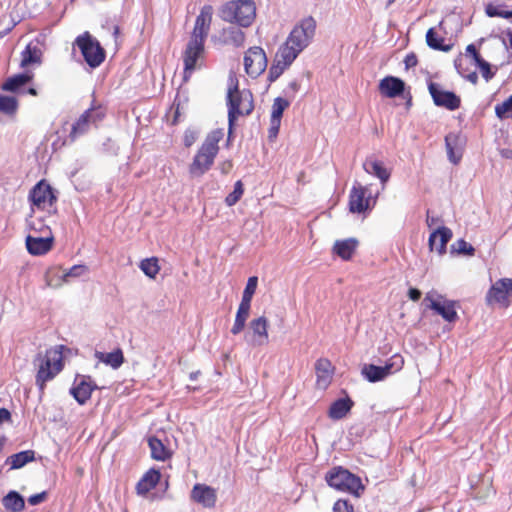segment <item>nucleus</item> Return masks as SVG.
I'll return each instance as SVG.
<instances>
[{
	"label": "nucleus",
	"instance_id": "obj_53",
	"mask_svg": "<svg viewBox=\"0 0 512 512\" xmlns=\"http://www.w3.org/2000/svg\"><path fill=\"white\" fill-rule=\"evenodd\" d=\"M466 54L471 56L475 63L477 62V60L481 59V56L478 54V52L473 44H470L467 46Z\"/></svg>",
	"mask_w": 512,
	"mask_h": 512
},
{
	"label": "nucleus",
	"instance_id": "obj_40",
	"mask_svg": "<svg viewBox=\"0 0 512 512\" xmlns=\"http://www.w3.org/2000/svg\"><path fill=\"white\" fill-rule=\"evenodd\" d=\"M283 54L279 51L276 53L275 62L270 68L269 75L270 79L274 80L279 77L283 71L288 68L294 61H286L282 56Z\"/></svg>",
	"mask_w": 512,
	"mask_h": 512
},
{
	"label": "nucleus",
	"instance_id": "obj_35",
	"mask_svg": "<svg viewBox=\"0 0 512 512\" xmlns=\"http://www.w3.org/2000/svg\"><path fill=\"white\" fill-rule=\"evenodd\" d=\"M4 508L10 512H20L25 507L23 497L16 491H10L2 499Z\"/></svg>",
	"mask_w": 512,
	"mask_h": 512
},
{
	"label": "nucleus",
	"instance_id": "obj_59",
	"mask_svg": "<svg viewBox=\"0 0 512 512\" xmlns=\"http://www.w3.org/2000/svg\"><path fill=\"white\" fill-rule=\"evenodd\" d=\"M436 223V219L434 217H430L429 215L427 216V225L429 227H431L432 225H434Z\"/></svg>",
	"mask_w": 512,
	"mask_h": 512
},
{
	"label": "nucleus",
	"instance_id": "obj_61",
	"mask_svg": "<svg viewBox=\"0 0 512 512\" xmlns=\"http://www.w3.org/2000/svg\"><path fill=\"white\" fill-rule=\"evenodd\" d=\"M6 438L3 436L0 438V452L3 450Z\"/></svg>",
	"mask_w": 512,
	"mask_h": 512
},
{
	"label": "nucleus",
	"instance_id": "obj_44",
	"mask_svg": "<svg viewBox=\"0 0 512 512\" xmlns=\"http://www.w3.org/2000/svg\"><path fill=\"white\" fill-rule=\"evenodd\" d=\"M495 114L499 119H505L512 116V95L504 102L495 106Z\"/></svg>",
	"mask_w": 512,
	"mask_h": 512
},
{
	"label": "nucleus",
	"instance_id": "obj_25",
	"mask_svg": "<svg viewBox=\"0 0 512 512\" xmlns=\"http://www.w3.org/2000/svg\"><path fill=\"white\" fill-rule=\"evenodd\" d=\"M316 384L321 389H326L332 381L334 369L331 362L326 358H320L315 364Z\"/></svg>",
	"mask_w": 512,
	"mask_h": 512
},
{
	"label": "nucleus",
	"instance_id": "obj_57",
	"mask_svg": "<svg viewBox=\"0 0 512 512\" xmlns=\"http://www.w3.org/2000/svg\"><path fill=\"white\" fill-rule=\"evenodd\" d=\"M231 167H232V163L230 161L223 163V165H222L223 173H227Z\"/></svg>",
	"mask_w": 512,
	"mask_h": 512
},
{
	"label": "nucleus",
	"instance_id": "obj_29",
	"mask_svg": "<svg viewBox=\"0 0 512 512\" xmlns=\"http://www.w3.org/2000/svg\"><path fill=\"white\" fill-rule=\"evenodd\" d=\"M358 241L354 238L338 240L334 243L333 252L343 260L351 259L354 254Z\"/></svg>",
	"mask_w": 512,
	"mask_h": 512
},
{
	"label": "nucleus",
	"instance_id": "obj_36",
	"mask_svg": "<svg viewBox=\"0 0 512 512\" xmlns=\"http://www.w3.org/2000/svg\"><path fill=\"white\" fill-rule=\"evenodd\" d=\"M352 405L353 403L349 398L336 400L330 406L329 417L335 420L345 417Z\"/></svg>",
	"mask_w": 512,
	"mask_h": 512
},
{
	"label": "nucleus",
	"instance_id": "obj_49",
	"mask_svg": "<svg viewBox=\"0 0 512 512\" xmlns=\"http://www.w3.org/2000/svg\"><path fill=\"white\" fill-rule=\"evenodd\" d=\"M475 65L479 67L482 76L486 80H489L492 78L493 74L491 73V70H490V64L487 61H485L484 59L481 58L480 60H477Z\"/></svg>",
	"mask_w": 512,
	"mask_h": 512
},
{
	"label": "nucleus",
	"instance_id": "obj_56",
	"mask_svg": "<svg viewBox=\"0 0 512 512\" xmlns=\"http://www.w3.org/2000/svg\"><path fill=\"white\" fill-rule=\"evenodd\" d=\"M405 64L407 67H413L417 64V58L414 54L407 55L405 58Z\"/></svg>",
	"mask_w": 512,
	"mask_h": 512
},
{
	"label": "nucleus",
	"instance_id": "obj_9",
	"mask_svg": "<svg viewBox=\"0 0 512 512\" xmlns=\"http://www.w3.org/2000/svg\"><path fill=\"white\" fill-rule=\"evenodd\" d=\"M326 481L330 487L342 492L358 494L359 490L363 489L360 478L342 467L334 468L328 472Z\"/></svg>",
	"mask_w": 512,
	"mask_h": 512
},
{
	"label": "nucleus",
	"instance_id": "obj_8",
	"mask_svg": "<svg viewBox=\"0 0 512 512\" xmlns=\"http://www.w3.org/2000/svg\"><path fill=\"white\" fill-rule=\"evenodd\" d=\"M403 366V357L400 354H394L386 361L384 366H376L374 364L364 365L361 374L367 381L375 383L400 371Z\"/></svg>",
	"mask_w": 512,
	"mask_h": 512
},
{
	"label": "nucleus",
	"instance_id": "obj_45",
	"mask_svg": "<svg viewBox=\"0 0 512 512\" xmlns=\"http://www.w3.org/2000/svg\"><path fill=\"white\" fill-rule=\"evenodd\" d=\"M485 12L489 17H501L505 19L512 18V10H503L500 6H496L491 3L486 5Z\"/></svg>",
	"mask_w": 512,
	"mask_h": 512
},
{
	"label": "nucleus",
	"instance_id": "obj_21",
	"mask_svg": "<svg viewBox=\"0 0 512 512\" xmlns=\"http://www.w3.org/2000/svg\"><path fill=\"white\" fill-rule=\"evenodd\" d=\"M289 105V101L285 98L277 97L274 99L271 109L269 138L272 139L278 135L283 112Z\"/></svg>",
	"mask_w": 512,
	"mask_h": 512
},
{
	"label": "nucleus",
	"instance_id": "obj_15",
	"mask_svg": "<svg viewBox=\"0 0 512 512\" xmlns=\"http://www.w3.org/2000/svg\"><path fill=\"white\" fill-rule=\"evenodd\" d=\"M428 90L436 106L446 108L450 111H454L460 107V97L452 91L445 90L440 84L430 82Z\"/></svg>",
	"mask_w": 512,
	"mask_h": 512
},
{
	"label": "nucleus",
	"instance_id": "obj_19",
	"mask_svg": "<svg viewBox=\"0 0 512 512\" xmlns=\"http://www.w3.org/2000/svg\"><path fill=\"white\" fill-rule=\"evenodd\" d=\"M104 114L99 109H88L86 110L78 120L73 124L70 137L72 140L85 133L91 124L100 121Z\"/></svg>",
	"mask_w": 512,
	"mask_h": 512
},
{
	"label": "nucleus",
	"instance_id": "obj_18",
	"mask_svg": "<svg viewBox=\"0 0 512 512\" xmlns=\"http://www.w3.org/2000/svg\"><path fill=\"white\" fill-rule=\"evenodd\" d=\"M191 501L203 508H214L217 502V490L204 483H196L190 492Z\"/></svg>",
	"mask_w": 512,
	"mask_h": 512
},
{
	"label": "nucleus",
	"instance_id": "obj_10",
	"mask_svg": "<svg viewBox=\"0 0 512 512\" xmlns=\"http://www.w3.org/2000/svg\"><path fill=\"white\" fill-rule=\"evenodd\" d=\"M75 44L80 49L86 63L92 67H98L105 59V52L99 42L88 32L78 36Z\"/></svg>",
	"mask_w": 512,
	"mask_h": 512
},
{
	"label": "nucleus",
	"instance_id": "obj_6",
	"mask_svg": "<svg viewBox=\"0 0 512 512\" xmlns=\"http://www.w3.org/2000/svg\"><path fill=\"white\" fill-rule=\"evenodd\" d=\"M227 102L229 133H231L236 118L252 112L254 108L253 97L249 91H239L237 85H234L228 89Z\"/></svg>",
	"mask_w": 512,
	"mask_h": 512
},
{
	"label": "nucleus",
	"instance_id": "obj_62",
	"mask_svg": "<svg viewBox=\"0 0 512 512\" xmlns=\"http://www.w3.org/2000/svg\"><path fill=\"white\" fill-rule=\"evenodd\" d=\"M29 93L32 94V95H36V90L33 89V88H30L29 89Z\"/></svg>",
	"mask_w": 512,
	"mask_h": 512
},
{
	"label": "nucleus",
	"instance_id": "obj_11",
	"mask_svg": "<svg viewBox=\"0 0 512 512\" xmlns=\"http://www.w3.org/2000/svg\"><path fill=\"white\" fill-rule=\"evenodd\" d=\"M424 302L427 303V307L440 315L445 321L454 322L457 320L456 302L446 299L436 290L427 292Z\"/></svg>",
	"mask_w": 512,
	"mask_h": 512
},
{
	"label": "nucleus",
	"instance_id": "obj_38",
	"mask_svg": "<svg viewBox=\"0 0 512 512\" xmlns=\"http://www.w3.org/2000/svg\"><path fill=\"white\" fill-rule=\"evenodd\" d=\"M140 270L149 278L154 279L160 271L157 257L143 259L139 264Z\"/></svg>",
	"mask_w": 512,
	"mask_h": 512
},
{
	"label": "nucleus",
	"instance_id": "obj_17",
	"mask_svg": "<svg viewBox=\"0 0 512 512\" xmlns=\"http://www.w3.org/2000/svg\"><path fill=\"white\" fill-rule=\"evenodd\" d=\"M96 388L97 386L90 376L78 374L70 388V394L80 405H84Z\"/></svg>",
	"mask_w": 512,
	"mask_h": 512
},
{
	"label": "nucleus",
	"instance_id": "obj_63",
	"mask_svg": "<svg viewBox=\"0 0 512 512\" xmlns=\"http://www.w3.org/2000/svg\"><path fill=\"white\" fill-rule=\"evenodd\" d=\"M119 33V28L117 26L114 27V35L116 36Z\"/></svg>",
	"mask_w": 512,
	"mask_h": 512
},
{
	"label": "nucleus",
	"instance_id": "obj_42",
	"mask_svg": "<svg viewBox=\"0 0 512 512\" xmlns=\"http://www.w3.org/2000/svg\"><path fill=\"white\" fill-rule=\"evenodd\" d=\"M257 284L258 278L256 276L248 278L240 303L251 306L252 297L256 291Z\"/></svg>",
	"mask_w": 512,
	"mask_h": 512
},
{
	"label": "nucleus",
	"instance_id": "obj_4",
	"mask_svg": "<svg viewBox=\"0 0 512 512\" xmlns=\"http://www.w3.org/2000/svg\"><path fill=\"white\" fill-rule=\"evenodd\" d=\"M63 345H56L39 354L35 359L37 373L35 383L41 392L44 391L46 383L53 380L63 369Z\"/></svg>",
	"mask_w": 512,
	"mask_h": 512
},
{
	"label": "nucleus",
	"instance_id": "obj_13",
	"mask_svg": "<svg viewBox=\"0 0 512 512\" xmlns=\"http://www.w3.org/2000/svg\"><path fill=\"white\" fill-rule=\"evenodd\" d=\"M269 321L265 316H259L249 322L244 340L252 348L267 345L269 342Z\"/></svg>",
	"mask_w": 512,
	"mask_h": 512
},
{
	"label": "nucleus",
	"instance_id": "obj_37",
	"mask_svg": "<svg viewBox=\"0 0 512 512\" xmlns=\"http://www.w3.org/2000/svg\"><path fill=\"white\" fill-rule=\"evenodd\" d=\"M223 37L226 43L240 47L245 42L244 32L236 27H229L223 30Z\"/></svg>",
	"mask_w": 512,
	"mask_h": 512
},
{
	"label": "nucleus",
	"instance_id": "obj_16",
	"mask_svg": "<svg viewBox=\"0 0 512 512\" xmlns=\"http://www.w3.org/2000/svg\"><path fill=\"white\" fill-rule=\"evenodd\" d=\"M367 189L361 184H354L349 195V210L352 213H363L370 210L376 200L371 196H366Z\"/></svg>",
	"mask_w": 512,
	"mask_h": 512
},
{
	"label": "nucleus",
	"instance_id": "obj_60",
	"mask_svg": "<svg viewBox=\"0 0 512 512\" xmlns=\"http://www.w3.org/2000/svg\"><path fill=\"white\" fill-rule=\"evenodd\" d=\"M199 374H200L199 371L190 373V375H189L190 380H192V381L196 380L198 378Z\"/></svg>",
	"mask_w": 512,
	"mask_h": 512
},
{
	"label": "nucleus",
	"instance_id": "obj_5",
	"mask_svg": "<svg viewBox=\"0 0 512 512\" xmlns=\"http://www.w3.org/2000/svg\"><path fill=\"white\" fill-rule=\"evenodd\" d=\"M220 13L224 21L248 27L255 19L256 6L252 0H233L227 2Z\"/></svg>",
	"mask_w": 512,
	"mask_h": 512
},
{
	"label": "nucleus",
	"instance_id": "obj_50",
	"mask_svg": "<svg viewBox=\"0 0 512 512\" xmlns=\"http://www.w3.org/2000/svg\"><path fill=\"white\" fill-rule=\"evenodd\" d=\"M456 245H457V251L459 253H463V254H466V255H473L474 254L475 249L473 248V246L471 244L466 242L464 239H459L457 241Z\"/></svg>",
	"mask_w": 512,
	"mask_h": 512
},
{
	"label": "nucleus",
	"instance_id": "obj_33",
	"mask_svg": "<svg viewBox=\"0 0 512 512\" xmlns=\"http://www.w3.org/2000/svg\"><path fill=\"white\" fill-rule=\"evenodd\" d=\"M250 309L251 306L249 305H245L242 303L239 304L235 315L234 324L230 330L233 335H238L244 330L246 322L250 315Z\"/></svg>",
	"mask_w": 512,
	"mask_h": 512
},
{
	"label": "nucleus",
	"instance_id": "obj_24",
	"mask_svg": "<svg viewBox=\"0 0 512 512\" xmlns=\"http://www.w3.org/2000/svg\"><path fill=\"white\" fill-rule=\"evenodd\" d=\"M363 169L368 174L378 178L383 187L389 181L391 176V171L385 167L384 163L374 157H369L363 162Z\"/></svg>",
	"mask_w": 512,
	"mask_h": 512
},
{
	"label": "nucleus",
	"instance_id": "obj_31",
	"mask_svg": "<svg viewBox=\"0 0 512 512\" xmlns=\"http://www.w3.org/2000/svg\"><path fill=\"white\" fill-rule=\"evenodd\" d=\"M95 358L113 369H118L124 362L123 352L121 349H116L109 353L100 351L95 352Z\"/></svg>",
	"mask_w": 512,
	"mask_h": 512
},
{
	"label": "nucleus",
	"instance_id": "obj_30",
	"mask_svg": "<svg viewBox=\"0 0 512 512\" xmlns=\"http://www.w3.org/2000/svg\"><path fill=\"white\" fill-rule=\"evenodd\" d=\"M148 445L151 450V457L157 461H165L172 455L171 450L156 436L148 438Z\"/></svg>",
	"mask_w": 512,
	"mask_h": 512
},
{
	"label": "nucleus",
	"instance_id": "obj_39",
	"mask_svg": "<svg viewBox=\"0 0 512 512\" xmlns=\"http://www.w3.org/2000/svg\"><path fill=\"white\" fill-rule=\"evenodd\" d=\"M28 228L30 233L28 235L48 236L53 237L50 227L43 223L41 219L32 218L28 220Z\"/></svg>",
	"mask_w": 512,
	"mask_h": 512
},
{
	"label": "nucleus",
	"instance_id": "obj_32",
	"mask_svg": "<svg viewBox=\"0 0 512 512\" xmlns=\"http://www.w3.org/2000/svg\"><path fill=\"white\" fill-rule=\"evenodd\" d=\"M33 74L29 71L8 78L2 85V89L9 92H17L21 87L31 81Z\"/></svg>",
	"mask_w": 512,
	"mask_h": 512
},
{
	"label": "nucleus",
	"instance_id": "obj_55",
	"mask_svg": "<svg viewBox=\"0 0 512 512\" xmlns=\"http://www.w3.org/2000/svg\"><path fill=\"white\" fill-rule=\"evenodd\" d=\"M408 296L412 301H418L421 297V292L416 288H410L408 291Z\"/></svg>",
	"mask_w": 512,
	"mask_h": 512
},
{
	"label": "nucleus",
	"instance_id": "obj_23",
	"mask_svg": "<svg viewBox=\"0 0 512 512\" xmlns=\"http://www.w3.org/2000/svg\"><path fill=\"white\" fill-rule=\"evenodd\" d=\"M464 140L458 133H449L445 137V146L447 150L448 159L453 164L459 163L462 158Z\"/></svg>",
	"mask_w": 512,
	"mask_h": 512
},
{
	"label": "nucleus",
	"instance_id": "obj_3",
	"mask_svg": "<svg viewBox=\"0 0 512 512\" xmlns=\"http://www.w3.org/2000/svg\"><path fill=\"white\" fill-rule=\"evenodd\" d=\"M223 137L224 130L221 128L214 129L206 135L189 165V173L192 177H201L210 170L219 152V142Z\"/></svg>",
	"mask_w": 512,
	"mask_h": 512
},
{
	"label": "nucleus",
	"instance_id": "obj_52",
	"mask_svg": "<svg viewBox=\"0 0 512 512\" xmlns=\"http://www.w3.org/2000/svg\"><path fill=\"white\" fill-rule=\"evenodd\" d=\"M46 496H47V493L45 491L31 495L28 498V503L33 506L38 505L46 499Z\"/></svg>",
	"mask_w": 512,
	"mask_h": 512
},
{
	"label": "nucleus",
	"instance_id": "obj_54",
	"mask_svg": "<svg viewBox=\"0 0 512 512\" xmlns=\"http://www.w3.org/2000/svg\"><path fill=\"white\" fill-rule=\"evenodd\" d=\"M11 420V413L6 408H0V425Z\"/></svg>",
	"mask_w": 512,
	"mask_h": 512
},
{
	"label": "nucleus",
	"instance_id": "obj_47",
	"mask_svg": "<svg viewBox=\"0 0 512 512\" xmlns=\"http://www.w3.org/2000/svg\"><path fill=\"white\" fill-rule=\"evenodd\" d=\"M87 271H88V268L85 265H74L63 274V280L67 282L69 280V278L80 277V276L86 274Z\"/></svg>",
	"mask_w": 512,
	"mask_h": 512
},
{
	"label": "nucleus",
	"instance_id": "obj_43",
	"mask_svg": "<svg viewBox=\"0 0 512 512\" xmlns=\"http://www.w3.org/2000/svg\"><path fill=\"white\" fill-rule=\"evenodd\" d=\"M18 108V102L15 97L0 95V112L13 114Z\"/></svg>",
	"mask_w": 512,
	"mask_h": 512
},
{
	"label": "nucleus",
	"instance_id": "obj_26",
	"mask_svg": "<svg viewBox=\"0 0 512 512\" xmlns=\"http://www.w3.org/2000/svg\"><path fill=\"white\" fill-rule=\"evenodd\" d=\"M452 238V231L445 227H439L429 236V247L433 251H437L439 254H443L446 251V245Z\"/></svg>",
	"mask_w": 512,
	"mask_h": 512
},
{
	"label": "nucleus",
	"instance_id": "obj_28",
	"mask_svg": "<svg viewBox=\"0 0 512 512\" xmlns=\"http://www.w3.org/2000/svg\"><path fill=\"white\" fill-rule=\"evenodd\" d=\"M161 473L154 468L149 469L138 481L136 491L138 495L144 496L159 483Z\"/></svg>",
	"mask_w": 512,
	"mask_h": 512
},
{
	"label": "nucleus",
	"instance_id": "obj_1",
	"mask_svg": "<svg viewBox=\"0 0 512 512\" xmlns=\"http://www.w3.org/2000/svg\"><path fill=\"white\" fill-rule=\"evenodd\" d=\"M212 16V6L204 5L196 17L193 31L183 55L185 80H188L191 74L200 66L198 61L204 55V43L210 30Z\"/></svg>",
	"mask_w": 512,
	"mask_h": 512
},
{
	"label": "nucleus",
	"instance_id": "obj_48",
	"mask_svg": "<svg viewBox=\"0 0 512 512\" xmlns=\"http://www.w3.org/2000/svg\"><path fill=\"white\" fill-rule=\"evenodd\" d=\"M198 138V132L194 129H187L183 135V143L186 147L192 146Z\"/></svg>",
	"mask_w": 512,
	"mask_h": 512
},
{
	"label": "nucleus",
	"instance_id": "obj_41",
	"mask_svg": "<svg viewBox=\"0 0 512 512\" xmlns=\"http://www.w3.org/2000/svg\"><path fill=\"white\" fill-rule=\"evenodd\" d=\"M426 42L427 45L435 50H441V51H449L450 46L444 45V38L439 36L434 28H430L426 33Z\"/></svg>",
	"mask_w": 512,
	"mask_h": 512
},
{
	"label": "nucleus",
	"instance_id": "obj_64",
	"mask_svg": "<svg viewBox=\"0 0 512 512\" xmlns=\"http://www.w3.org/2000/svg\"><path fill=\"white\" fill-rule=\"evenodd\" d=\"M459 67H460V64L456 63V68L459 69ZM458 71L460 72V70H458Z\"/></svg>",
	"mask_w": 512,
	"mask_h": 512
},
{
	"label": "nucleus",
	"instance_id": "obj_22",
	"mask_svg": "<svg viewBox=\"0 0 512 512\" xmlns=\"http://www.w3.org/2000/svg\"><path fill=\"white\" fill-rule=\"evenodd\" d=\"M54 237L27 235V251L34 256L44 255L52 249Z\"/></svg>",
	"mask_w": 512,
	"mask_h": 512
},
{
	"label": "nucleus",
	"instance_id": "obj_27",
	"mask_svg": "<svg viewBox=\"0 0 512 512\" xmlns=\"http://www.w3.org/2000/svg\"><path fill=\"white\" fill-rule=\"evenodd\" d=\"M404 82L396 77L387 76L379 83V91L382 95L395 98L404 91Z\"/></svg>",
	"mask_w": 512,
	"mask_h": 512
},
{
	"label": "nucleus",
	"instance_id": "obj_14",
	"mask_svg": "<svg viewBox=\"0 0 512 512\" xmlns=\"http://www.w3.org/2000/svg\"><path fill=\"white\" fill-rule=\"evenodd\" d=\"M244 69L252 78L260 76L267 67L265 51L259 46L250 47L244 54Z\"/></svg>",
	"mask_w": 512,
	"mask_h": 512
},
{
	"label": "nucleus",
	"instance_id": "obj_46",
	"mask_svg": "<svg viewBox=\"0 0 512 512\" xmlns=\"http://www.w3.org/2000/svg\"><path fill=\"white\" fill-rule=\"evenodd\" d=\"M243 192L244 190L241 181H237L234 185V190L226 196L225 203L228 206L235 205L240 200Z\"/></svg>",
	"mask_w": 512,
	"mask_h": 512
},
{
	"label": "nucleus",
	"instance_id": "obj_12",
	"mask_svg": "<svg viewBox=\"0 0 512 512\" xmlns=\"http://www.w3.org/2000/svg\"><path fill=\"white\" fill-rule=\"evenodd\" d=\"M488 305L507 308L512 303V278H501L495 281L486 294Z\"/></svg>",
	"mask_w": 512,
	"mask_h": 512
},
{
	"label": "nucleus",
	"instance_id": "obj_34",
	"mask_svg": "<svg viewBox=\"0 0 512 512\" xmlns=\"http://www.w3.org/2000/svg\"><path fill=\"white\" fill-rule=\"evenodd\" d=\"M35 452L33 450H25L9 456L6 463L10 464L11 469H20L27 463L34 461Z\"/></svg>",
	"mask_w": 512,
	"mask_h": 512
},
{
	"label": "nucleus",
	"instance_id": "obj_51",
	"mask_svg": "<svg viewBox=\"0 0 512 512\" xmlns=\"http://www.w3.org/2000/svg\"><path fill=\"white\" fill-rule=\"evenodd\" d=\"M333 512H354V510L348 501L340 499L334 503Z\"/></svg>",
	"mask_w": 512,
	"mask_h": 512
},
{
	"label": "nucleus",
	"instance_id": "obj_7",
	"mask_svg": "<svg viewBox=\"0 0 512 512\" xmlns=\"http://www.w3.org/2000/svg\"><path fill=\"white\" fill-rule=\"evenodd\" d=\"M56 200L52 187L44 180L39 181L29 192L32 213L37 210L55 213Z\"/></svg>",
	"mask_w": 512,
	"mask_h": 512
},
{
	"label": "nucleus",
	"instance_id": "obj_20",
	"mask_svg": "<svg viewBox=\"0 0 512 512\" xmlns=\"http://www.w3.org/2000/svg\"><path fill=\"white\" fill-rule=\"evenodd\" d=\"M42 49L38 40L29 42L21 52L20 67L27 69L31 66H38L42 63Z\"/></svg>",
	"mask_w": 512,
	"mask_h": 512
},
{
	"label": "nucleus",
	"instance_id": "obj_2",
	"mask_svg": "<svg viewBox=\"0 0 512 512\" xmlns=\"http://www.w3.org/2000/svg\"><path fill=\"white\" fill-rule=\"evenodd\" d=\"M316 30V21L309 16L297 23L286 41L279 47L286 61H295L298 55L311 43Z\"/></svg>",
	"mask_w": 512,
	"mask_h": 512
},
{
	"label": "nucleus",
	"instance_id": "obj_58",
	"mask_svg": "<svg viewBox=\"0 0 512 512\" xmlns=\"http://www.w3.org/2000/svg\"><path fill=\"white\" fill-rule=\"evenodd\" d=\"M467 79L473 83H475L477 81V74L475 72L469 74L467 76Z\"/></svg>",
	"mask_w": 512,
	"mask_h": 512
}]
</instances>
